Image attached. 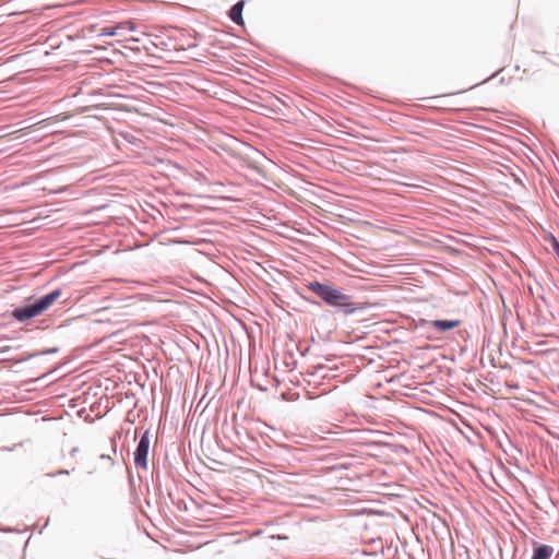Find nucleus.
I'll use <instances>...</instances> for the list:
<instances>
[{
	"instance_id": "obj_1",
	"label": "nucleus",
	"mask_w": 559,
	"mask_h": 559,
	"mask_svg": "<svg viewBox=\"0 0 559 559\" xmlns=\"http://www.w3.org/2000/svg\"><path fill=\"white\" fill-rule=\"evenodd\" d=\"M308 480V475L299 467H295L293 471H285L284 477L282 478V483L295 485L299 489H305ZM311 499V497L301 493L299 490L294 491L292 488L285 487L284 484H282V519L290 516V511L287 510L289 506L307 507L309 506L307 501ZM282 530L292 534L293 538H296L301 530L300 522L295 520L290 523L282 520Z\"/></svg>"
},
{
	"instance_id": "obj_2",
	"label": "nucleus",
	"mask_w": 559,
	"mask_h": 559,
	"mask_svg": "<svg viewBox=\"0 0 559 559\" xmlns=\"http://www.w3.org/2000/svg\"><path fill=\"white\" fill-rule=\"evenodd\" d=\"M307 288L311 290L329 307L336 312L345 316L354 314L357 311H364L372 307L368 301L354 302L352 296L344 293L343 288L332 284L329 281H312L307 284Z\"/></svg>"
},
{
	"instance_id": "obj_3",
	"label": "nucleus",
	"mask_w": 559,
	"mask_h": 559,
	"mask_svg": "<svg viewBox=\"0 0 559 559\" xmlns=\"http://www.w3.org/2000/svg\"><path fill=\"white\" fill-rule=\"evenodd\" d=\"M288 168L289 167L282 162V239L296 241V235H304L305 228L302 224L292 221L289 215L283 211V209H285L288 212H295V203L287 202L284 194L293 197L296 200H300V197L294 186L296 178Z\"/></svg>"
},
{
	"instance_id": "obj_4",
	"label": "nucleus",
	"mask_w": 559,
	"mask_h": 559,
	"mask_svg": "<svg viewBox=\"0 0 559 559\" xmlns=\"http://www.w3.org/2000/svg\"><path fill=\"white\" fill-rule=\"evenodd\" d=\"M62 295L61 288H56L39 297L32 304L16 307L12 310V317L19 322H26L44 313Z\"/></svg>"
},
{
	"instance_id": "obj_5",
	"label": "nucleus",
	"mask_w": 559,
	"mask_h": 559,
	"mask_svg": "<svg viewBox=\"0 0 559 559\" xmlns=\"http://www.w3.org/2000/svg\"><path fill=\"white\" fill-rule=\"evenodd\" d=\"M150 431L146 430L140 437L139 443L133 453V461L136 468L147 469V456L150 451Z\"/></svg>"
},
{
	"instance_id": "obj_6",
	"label": "nucleus",
	"mask_w": 559,
	"mask_h": 559,
	"mask_svg": "<svg viewBox=\"0 0 559 559\" xmlns=\"http://www.w3.org/2000/svg\"><path fill=\"white\" fill-rule=\"evenodd\" d=\"M302 450L300 448H293L286 445L282 441V478L284 477L285 471L289 467L295 468V463L301 461Z\"/></svg>"
},
{
	"instance_id": "obj_7",
	"label": "nucleus",
	"mask_w": 559,
	"mask_h": 559,
	"mask_svg": "<svg viewBox=\"0 0 559 559\" xmlns=\"http://www.w3.org/2000/svg\"><path fill=\"white\" fill-rule=\"evenodd\" d=\"M258 535L261 536L262 546L270 550H277V546L280 545V533L277 532L276 526L269 525L264 530L259 531Z\"/></svg>"
},
{
	"instance_id": "obj_8",
	"label": "nucleus",
	"mask_w": 559,
	"mask_h": 559,
	"mask_svg": "<svg viewBox=\"0 0 559 559\" xmlns=\"http://www.w3.org/2000/svg\"><path fill=\"white\" fill-rule=\"evenodd\" d=\"M292 294L304 297L300 287L293 281V274L282 269V298L290 297ZM282 304H284V299H282Z\"/></svg>"
},
{
	"instance_id": "obj_9",
	"label": "nucleus",
	"mask_w": 559,
	"mask_h": 559,
	"mask_svg": "<svg viewBox=\"0 0 559 559\" xmlns=\"http://www.w3.org/2000/svg\"><path fill=\"white\" fill-rule=\"evenodd\" d=\"M554 551L555 548L551 545L543 544L533 539L531 559H550Z\"/></svg>"
},
{
	"instance_id": "obj_10",
	"label": "nucleus",
	"mask_w": 559,
	"mask_h": 559,
	"mask_svg": "<svg viewBox=\"0 0 559 559\" xmlns=\"http://www.w3.org/2000/svg\"><path fill=\"white\" fill-rule=\"evenodd\" d=\"M246 3L247 0H239L235 4H233L230 9L227 11V16L229 17V20L238 26L245 25L242 12Z\"/></svg>"
},
{
	"instance_id": "obj_11",
	"label": "nucleus",
	"mask_w": 559,
	"mask_h": 559,
	"mask_svg": "<svg viewBox=\"0 0 559 559\" xmlns=\"http://www.w3.org/2000/svg\"><path fill=\"white\" fill-rule=\"evenodd\" d=\"M462 324L460 319H436L432 320L431 329L439 333H447Z\"/></svg>"
},
{
	"instance_id": "obj_12",
	"label": "nucleus",
	"mask_w": 559,
	"mask_h": 559,
	"mask_svg": "<svg viewBox=\"0 0 559 559\" xmlns=\"http://www.w3.org/2000/svg\"><path fill=\"white\" fill-rule=\"evenodd\" d=\"M545 241L547 243H549L556 258L559 260V240H558V238L554 234L547 233L545 236Z\"/></svg>"
},
{
	"instance_id": "obj_13",
	"label": "nucleus",
	"mask_w": 559,
	"mask_h": 559,
	"mask_svg": "<svg viewBox=\"0 0 559 559\" xmlns=\"http://www.w3.org/2000/svg\"><path fill=\"white\" fill-rule=\"evenodd\" d=\"M284 353H285V359L282 361V364H284L287 368L293 370L295 368V366L297 365V360L294 357L292 348L288 345H286V349L284 350Z\"/></svg>"
},
{
	"instance_id": "obj_14",
	"label": "nucleus",
	"mask_w": 559,
	"mask_h": 559,
	"mask_svg": "<svg viewBox=\"0 0 559 559\" xmlns=\"http://www.w3.org/2000/svg\"><path fill=\"white\" fill-rule=\"evenodd\" d=\"M431 323H432V320H427L425 318H419L418 320L414 319L413 325L411 329H413L414 331H417L420 329L431 328Z\"/></svg>"
},
{
	"instance_id": "obj_15",
	"label": "nucleus",
	"mask_w": 559,
	"mask_h": 559,
	"mask_svg": "<svg viewBox=\"0 0 559 559\" xmlns=\"http://www.w3.org/2000/svg\"><path fill=\"white\" fill-rule=\"evenodd\" d=\"M120 27V25L104 27L100 29L98 36H116Z\"/></svg>"
},
{
	"instance_id": "obj_16",
	"label": "nucleus",
	"mask_w": 559,
	"mask_h": 559,
	"mask_svg": "<svg viewBox=\"0 0 559 559\" xmlns=\"http://www.w3.org/2000/svg\"><path fill=\"white\" fill-rule=\"evenodd\" d=\"M300 396V393L298 391H288V392H282V401H296Z\"/></svg>"
},
{
	"instance_id": "obj_17",
	"label": "nucleus",
	"mask_w": 559,
	"mask_h": 559,
	"mask_svg": "<svg viewBox=\"0 0 559 559\" xmlns=\"http://www.w3.org/2000/svg\"><path fill=\"white\" fill-rule=\"evenodd\" d=\"M58 352H59L58 347H51V348H48V349H45V350H41V352H37V353H34V354H31L28 357L25 358V360L34 358V357H37V356H40V355L56 354Z\"/></svg>"
},
{
	"instance_id": "obj_18",
	"label": "nucleus",
	"mask_w": 559,
	"mask_h": 559,
	"mask_svg": "<svg viewBox=\"0 0 559 559\" xmlns=\"http://www.w3.org/2000/svg\"><path fill=\"white\" fill-rule=\"evenodd\" d=\"M289 261H295V259L293 258L292 254L289 253H284L282 251V260H281V263H282V266H286L289 264Z\"/></svg>"
},
{
	"instance_id": "obj_19",
	"label": "nucleus",
	"mask_w": 559,
	"mask_h": 559,
	"mask_svg": "<svg viewBox=\"0 0 559 559\" xmlns=\"http://www.w3.org/2000/svg\"><path fill=\"white\" fill-rule=\"evenodd\" d=\"M70 472L68 469H59L57 472H53V473H50L48 474V476L50 477H57V476H61V475H69Z\"/></svg>"
},
{
	"instance_id": "obj_20",
	"label": "nucleus",
	"mask_w": 559,
	"mask_h": 559,
	"mask_svg": "<svg viewBox=\"0 0 559 559\" xmlns=\"http://www.w3.org/2000/svg\"><path fill=\"white\" fill-rule=\"evenodd\" d=\"M383 445L390 447V448L394 447V448H397V449H400V450H402L404 452H408L407 448L405 445H403V444H392V443H388L386 442V443H383Z\"/></svg>"
},
{
	"instance_id": "obj_21",
	"label": "nucleus",
	"mask_w": 559,
	"mask_h": 559,
	"mask_svg": "<svg viewBox=\"0 0 559 559\" xmlns=\"http://www.w3.org/2000/svg\"><path fill=\"white\" fill-rule=\"evenodd\" d=\"M308 302L312 304V305H316V306H321V302L313 299V298H308V297H304Z\"/></svg>"
},
{
	"instance_id": "obj_22",
	"label": "nucleus",
	"mask_w": 559,
	"mask_h": 559,
	"mask_svg": "<svg viewBox=\"0 0 559 559\" xmlns=\"http://www.w3.org/2000/svg\"><path fill=\"white\" fill-rule=\"evenodd\" d=\"M547 61L555 66H559V55H557L556 59L547 58Z\"/></svg>"
},
{
	"instance_id": "obj_23",
	"label": "nucleus",
	"mask_w": 559,
	"mask_h": 559,
	"mask_svg": "<svg viewBox=\"0 0 559 559\" xmlns=\"http://www.w3.org/2000/svg\"><path fill=\"white\" fill-rule=\"evenodd\" d=\"M297 350L300 353L301 356H305L309 347L301 349L297 344H295Z\"/></svg>"
},
{
	"instance_id": "obj_24",
	"label": "nucleus",
	"mask_w": 559,
	"mask_h": 559,
	"mask_svg": "<svg viewBox=\"0 0 559 559\" xmlns=\"http://www.w3.org/2000/svg\"><path fill=\"white\" fill-rule=\"evenodd\" d=\"M342 468H344V466L341 465V464H336V465L331 466L332 471L342 469Z\"/></svg>"
},
{
	"instance_id": "obj_25",
	"label": "nucleus",
	"mask_w": 559,
	"mask_h": 559,
	"mask_svg": "<svg viewBox=\"0 0 559 559\" xmlns=\"http://www.w3.org/2000/svg\"><path fill=\"white\" fill-rule=\"evenodd\" d=\"M281 539H282V542L287 540V539H289V535L286 533H282Z\"/></svg>"
},
{
	"instance_id": "obj_26",
	"label": "nucleus",
	"mask_w": 559,
	"mask_h": 559,
	"mask_svg": "<svg viewBox=\"0 0 559 559\" xmlns=\"http://www.w3.org/2000/svg\"><path fill=\"white\" fill-rule=\"evenodd\" d=\"M281 150H282V157L284 156L285 154V150H286V146L284 145V140L282 139V146H281Z\"/></svg>"
},
{
	"instance_id": "obj_27",
	"label": "nucleus",
	"mask_w": 559,
	"mask_h": 559,
	"mask_svg": "<svg viewBox=\"0 0 559 559\" xmlns=\"http://www.w3.org/2000/svg\"><path fill=\"white\" fill-rule=\"evenodd\" d=\"M426 338L427 340H430V341H433V340H437L435 336H432L431 334H426Z\"/></svg>"
},
{
	"instance_id": "obj_28",
	"label": "nucleus",
	"mask_w": 559,
	"mask_h": 559,
	"mask_svg": "<svg viewBox=\"0 0 559 559\" xmlns=\"http://www.w3.org/2000/svg\"><path fill=\"white\" fill-rule=\"evenodd\" d=\"M281 104H282V107H288V104L284 98H282Z\"/></svg>"
},
{
	"instance_id": "obj_29",
	"label": "nucleus",
	"mask_w": 559,
	"mask_h": 559,
	"mask_svg": "<svg viewBox=\"0 0 559 559\" xmlns=\"http://www.w3.org/2000/svg\"><path fill=\"white\" fill-rule=\"evenodd\" d=\"M277 355H278V354H277V352L274 349V350H273V359H274V362H275V364H276V357H277Z\"/></svg>"
},
{
	"instance_id": "obj_30",
	"label": "nucleus",
	"mask_w": 559,
	"mask_h": 559,
	"mask_svg": "<svg viewBox=\"0 0 559 559\" xmlns=\"http://www.w3.org/2000/svg\"><path fill=\"white\" fill-rule=\"evenodd\" d=\"M325 359H326L328 361H332V360L334 359V356H333V355H329V356H326V357H325Z\"/></svg>"
},
{
	"instance_id": "obj_31",
	"label": "nucleus",
	"mask_w": 559,
	"mask_h": 559,
	"mask_svg": "<svg viewBox=\"0 0 559 559\" xmlns=\"http://www.w3.org/2000/svg\"><path fill=\"white\" fill-rule=\"evenodd\" d=\"M539 299L543 300L545 304H547V299H546V297L544 295H540Z\"/></svg>"
},
{
	"instance_id": "obj_32",
	"label": "nucleus",
	"mask_w": 559,
	"mask_h": 559,
	"mask_svg": "<svg viewBox=\"0 0 559 559\" xmlns=\"http://www.w3.org/2000/svg\"><path fill=\"white\" fill-rule=\"evenodd\" d=\"M281 73H282V78H283V76H284V73H285V70H284V68H283V67H282Z\"/></svg>"
}]
</instances>
